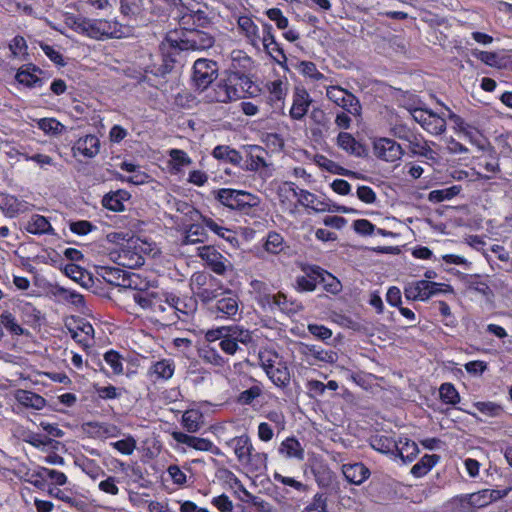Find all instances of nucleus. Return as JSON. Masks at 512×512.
I'll use <instances>...</instances> for the list:
<instances>
[{"mask_svg":"<svg viewBox=\"0 0 512 512\" xmlns=\"http://www.w3.org/2000/svg\"><path fill=\"white\" fill-rule=\"evenodd\" d=\"M210 23L206 13L202 10L192 11L184 13L179 19L180 27L185 28H205Z\"/></svg>","mask_w":512,"mask_h":512,"instance_id":"obj_19","label":"nucleus"},{"mask_svg":"<svg viewBox=\"0 0 512 512\" xmlns=\"http://www.w3.org/2000/svg\"><path fill=\"white\" fill-rule=\"evenodd\" d=\"M203 224L209 228L212 232L217 234L219 237L225 239L226 241L230 243L237 242V237L234 231L231 229L225 228L221 225H219L217 222H215L213 219L201 216Z\"/></svg>","mask_w":512,"mask_h":512,"instance_id":"obj_32","label":"nucleus"},{"mask_svg":"<svg viewBox=\"0 0 512 512\" xmlns=\"http://www.w3.org/2000/svg\"><path fill=\"white\" fill-rule=\"evenodd\" d=\"M238 26L254 45L258 42L260 39L259 30L250 17L240 16L238 18Z\"/></svg>","mask_w":512,"mask_h":512,"instance_id":"obj_36","label":"nucleus"},{"mask_svg":"<svg viewBox=\"0 0 512 512\" xmlns=\"http://www.w3.org/2000/svg\"><path fill=\"white\" fill-rule=\"evenodd\" d=\"M99 39L102 37L112 38L116 33V24L103 19H98Z\"/></svg>","mask_w":512,"mask_h":512,"instance_id":"obj_60","label":"nucleus"},{"mask_svg":"<svg viewBox=\"0 0 512 512\" xmlns=\"http://www.w3.org/2000/svg\"><path fill=\"white\" fill-rule=\"evenodd\" d=\"M472 54L477 59L491 67L502 69L506 68L508 63V58L500 53L475 50Z\"/></svg>","mask_w":512,"mask_h":512,"instance_id":"obj_25","label":"nucleus"},{"mask_svg":"<svg viewBox=\"0 0 512 512\" xmlns=\"http://www.w3.org/2000/svg\"><path fill=\"white\" fill-rule=\"evenodd\" d=\"M177 297L174 295L166 296L163 298L159 295L158 299L154 301L152 313L157 317V321L165 325H172L178 319H183L174 309L177 308Z\"/></svg>","mask_w":512,"mask_h":512,"instance_id":"obj_5","label":"nucleus"},{"mask_svg":"<svg viewBox=\"0 0 512 512\" xmlns=\"http://www.w3.org/2000/svg\"><path fill=\"white\" fill-rule=\"evenodd\" d=\"M337 145L355 157H364L367 155L365 147L350 133L340 132L337 136Z\"/></svg>","mask_w":512,"mask_h":512,"instance_id":"obj_15","label":"nucleus"},{"mask_svg":"<svg viewBox=\"0 0 512 512\" xmlns=\"http://www.w3.org/2000/svg\"><path fill=\"white\" fill-rule=\"evenodd\" d=\"M419 122L427 131L435 135L442 134L446 130L445 119L433 112H429L424 118L421 117Z\"/></svg>","mask_w":512,"mask_h":512,"instance_id":"obj_27","label":"nucleus"},{"mask_svg":"<svg viewBox=\"0 0 512 512\" xmlns=\"http://www.w3.org/2000/svg\"><path fill=\"white\" fill-rule=\"evenodd\" d=\"M16 80L27 87L41 86L43 81L30 71L21 70L16 74Z\"/></svg>","mask_w":512,"mask_h":512,"instance_id":"obj_51","label":"nucleus"},{"mask_svg":"<svg viewBox=\"0 0 512 512\" xmlns=\"http://www.w3.org/2000/svg\"><path fill=\"white\" fill-rule=\"evenodd\" d=\"M0 209L6 216L13 218L20 213L27 212L29 204L13 195L0 193Z\"/></svg>","mask_w":512,"mask_h":512,"instance_id":"obj_13","label":"nucleus"},{"mask_svg":"<svg viewBox=\"0 0 512 512\" xmlns=\"http://www.w3.org/2000/svg\"><path fill=\"white\" fill-rule=\"evenodd\" d=\"M129 198V192L120 189L106 194L102 199V205L111 211L122 212L125 210L124 202Z\"/></svg>","mask_w":512,"mask_h":512,"instance_id":"obj_20","label":"nucleus"},{"mask_svg":"<svg viewBox=\"0 0 512 512\" xmlns=\"http://www.w3.org/2000/svg\"><path fill=\"white\" fill-rule=\"evenodd\" d=\"M308 331L320 340H327L332 336V332L329 328L323 325L309 324Z\"/></svg>","mask_w":512,"mask_h":512,"instance_id":"obj_61","label":"nucleus"},{"mask_svg":"<svg viewBox=\"0 0 512 512\" xmlns=\"http://www.w3.org/2000/svg\"><path fill=\"white\" fill-rule=\"evenodd\" d=\"M88 426L95 429V434L99 437H115L119 434V429L114 424L90 422Z\"/></svg>","mask_w":512,"mask_h":512,"instance_id":"obj_48","label":"nucleus"},{"mask_svg":"<svg viewBox=\"0 0 512 512\" xmlns=\"http://www.w3.org/2000/svg\"><path fill=\"white\" fill-rule=\"evenodd\" d=\"M198 256L218 275H224L227 270H232L231 262L213 246L199 247Z\"/></svg>","mask_w":512,"mask_h":512,"instance_id":"obj_7","label":"nucleus"},{"mask_svg":"<svg viewBox=\"0 0 512 512\" xmlns=\"http://www.w3.org/2000/svg\"><path fill=\"white\" fill-rule=\"evenodd\" d=\"M159 297L156 292H137L134 294L133 299L143 309L153 310L154 301Z\"/></svg>","mask_w":512,"mask_h":512,"instance_id":"obj_46","label":"nucleus"},{"mask_svg":"<svg viewBox=\"0 0 512 512\" xmlns=\"http://www.w3.org/2000/svg\"><path fill=\"white\" fill-rule=\"evenodd\" d=\"M306 351L304 352L307 356H312L315 360L326 362V363H333L336 360V353L333 351H326L320 348H317L316 346L312 345H306Z\"/></svg>","mask_w":512,"mask_h":512,"instance_id":"obj_43","label":"nucleus"},{"mask_svg":"<svg viewBox=\"0 0 512 512\" xmlns=\"http://www.w3.org/2000/svg\"><path fill=\"white\" fill-rule=\"evenodd\" d=\"M175 366L172 360L162 359L154 363L150 368V373L157 379L168 380L174 374Z\"/></svg>","mask_w":512,"mask_h":512,"instance_id":"obj_33","label":"nucleus"},{"mask_svg":"<svg viewBox=\"0 0 512 512\" xmlns=\"http://www.w3.org/2000/svg\"><path fill=\"white\" fill-rule=\"evenodd\" d=\"M440 460V456L436 454H425L412 468L411 474L415 477L426 475Z\"/></svg>","mask_w":512,"mask_h":512,"instance_id":"obj_30","label":"nucleus"},{"mask_svg":"<svg viewBox=\"0 0 512 512\" xmlns=\"http://www.w3.org/2000/svg\"><path fill=\"white\" fill-rule=\"evenodd\" d=\"M357 197L364 203L372 204L376 201V194L369 186H359Z\"/></svg>","mask_w":512,"mask_h":512,"instance_id":"obj_64","label":"nucleus"},{"mask_svg":"<svg viewBox=\"0 0 512 512\" xmlns=\"http://www.w3.org/2000/svg\"><path fill=\"white\" fill-rule=\"evenodd\" d=\"M100 275L109 284L114 286H126L127 275L126 272L118 267L103 266L100 268Z\"/></svg>","mask_w":512,"mask_h":512,"instance_id":"obj_22","label":"nucleus"},{"mask_svg":"<svg viewBox=\"0 0 512 512\" xmlns=\"http://www.w3.org/2000/svg\"><path fill=\"white\" fill-rule=\"evenodd\" d=\"M38 127L45 133L57 135L62 132L64 125L53 118H42L38 121Z\"/></svg>","mask_w":512,"mask_h":512,"instance_id":"obj_50","label":"nucleus"},{"mask_svg":"<svg viewBox=\"0 0 512 512\" xmlns=\"http://www.w3.org/2000/svg\"><path fill=\"white\" fill-rule=\"evenodd\" d=\"M353 227L356 233L364 236L371 235L375 230V226L366 219L355 220Z\"/></svg>","mask_w":512,"mask_h":512,"instance_id":"obj_59","label":"nucleus"},{"mask_svg":"<svg viewBox=\"0 0 512 512\" xmlns=\"http://www.w3.org/2000/svg\"><path fill=\"white\" fill-rule=\"evenodd\" d=\"M279 452L288 458H296L298 460H303L304 458V449L294 437L285 439L280 445Z\"/></svg>","mask_w":512,"mask_h":512,"instance_id":"obj_28","label":"nucleus"},{"mask_svg":"<svg viewBox=\"0 0 512 512\" xmlns=\"http://www.w3.org/2000/svg\"><path fill=\"white\" fill-rule=\"evenodd\" d=\"M169 155H170L172 161L177 166H188L189 164H191V159L189 158L187 153L184 152L183 150L172 149L169 152Z\"/></svg>","mask_w":512,"mask_h":512,"instance_id":"obj_63","label":"nucleus"},{"mask_svg":"<svg viewBox=\"0 0 512 512\" xmlns=\"http://www.w3.org/2000/svg\"><path fill=\"white\" fill-rule=\"evenodd\" d=\"M474 406L478 411L489 417H499L504 412L503 408L499 404L490 401L476 402L474 403Z\"/></svg>","mask_w":512,"mask_h":512,"instance_id":"obj_49","label":"nucleus"},{"mask_svg":"<svg viewBox=\"0 0 512 512\" xmlns=\"http://www.w3.org/2000/svg\"><path fill=\"white\" fill-rule=\"evenodd\" d=\"M374 155L386 162H395L401 159L404 150L399 143L390 138H379L373 143Z\"/></svg>","mask_w":512,"mask_h":512,"instance_id":"obj_8","label":"nucleus"},{"mask_svg":"<svg viewBox=\"0 0 512 512\" xmlns=\"http://www.w3.org/2000/svg\"><path fill=\"white\" fill-rule=\"evenodd\" d=\"M171 47L180 51L202 52L212 48L215 38L210 33L198 28L180 27L168 36Z\"/></svg>","mask_w":512,"mask_h":512,"instance_id":"obj_1","label":"nucleus"},{"mask_svg":"<svg viewBox=\"0 0 512 512\" xmlns=\"http://www.w3.org/2000/svg\"><path fill=\"white\" fill-rule=\"evenodd\" d=\"M419 287L421 290V301H426L430 297L436 294V291H433V288L440 286L439 283L431 282L428 280H420L418 281Z\"/></svg>","mask_w":512,"mask_h":512,"instance_id":"obj_58","label":"nucleus"},{"mask_svg":"<svg viewBox=\"0 0 512 512\" xmlns=\"http://www.w3.org/2000/svg\"><path fill=\"white\" fill-rule=\"evenodd\" d=\"M342 472L345 479L355 485H361L370 476V470L361 462L344 464Z\"/></svg>","mask_w":512,"mask_h":512,"instance_id":"obj_14","label":"nucleus"},{"mask_svg":"<svg viewBox=\"0 0 512 512\" xmlns=\"http://www.w3.org/2000/svg\"><path fill=\"white\" fill-rule=\"evenodd\" d=\"M321 267L316 265H306L302 267L304 275L296 278V289L299 292L314 291L319 284V273Z\"/></svg>","mask_w":512,"mask_h":512,"instance_id":"obj_10","label":"nucleus"},{"mask_svg":"<svg viewBox=\"0 0 512 512\" xmlns=\"http://www.w3.org/2000/svg\"><path fill=\"white\" fill-rule=\"evenodd\" d=\"M172 437L176 442L186 444L196 450L211 451L216 455L219 454V449L208 439L190 436L178 431L172 432Z\"/></svg>","mask_w":512,"mask_h":512,"instance_id":"obj_11","label":"nucleus"},{"mask_svg":"<svg viewBox=\"0 0 512 512\" xmlns=\"http://www.w3.org/2000/svg\"><path fill=\"white\" fill-rule=\"evenodd\" d=\"M215 198L224 206L243 213H248L260 204V199L249 192L223 188L215 192Z\"/></svg>","mask_w":512,"mask_h":512,"instance_id":"obj_2","label":"nucleus"},{"mask_svg":"<svg viewBox=\"0 0 512 512\" xmlns=\"http://www.w3.org/2000/svg\"><path fill=\"white\" fill-rule=\"evenodd\" d=\"M312 99L304 88H296L293 95V104L290 109V116L294 120H301L307 113Z\"/></svg>","mask_w":512,"mask_h":512,"instance_id":"obj_12","label":"nucleus"},{"mask_svg":"<svg viewBox=\"0 0 512 512\" xmlns=\"http://www.w3.org/2000/svg\"><path fill=\"white\" fill-rule=\"evenodd\" d=\"M211 102L229 103L239 99L237 88L227 81V72L225 77L221 78L215 87L206 96Z\"/></svg>","mask_w":512,"mask_h":512,"instance_id":"obj_9","label":"nucleus"},{"mask_svg":"<svg viewBox=\"0 0 512 512\" xmlns=\"http://www.w3.org/2000/svg\"><path fill=\"white\" fill-rule=\"evenodd\" d=\"M202 414L196 410H188L182 416V424L189 433L197 432L201 427Z\"/></svg>","mask_w":512,"mask_h":512,"instance_id":"obj_37","label":"nucleus"},{"mask_svg":"<svg viewBox=\"0 0 512 512\" xmlns=\"http://www.w3.org/2000/svg\"><path fill=\"white\" fill-rule=\"evenodd\" d=\"M104 359L110 365L115 374L122 373L123 366L120 361V355L117 352L113 350L106 352L104 355Z\"/></svg>","mask_w":512,"mask_h":512,"instance_id":"obj_57","label":"nucleus"},{"mask_svg":"<svg viewBox=\"0 0 512 512\" xmlns=\"http://www.w3.org/2000/svg\"><path fill=\"white\" fill-rule=\"evenodd\" d=\"M72 149L85 157L93 158L99 153L100 141L95 135H86L79 138Z\"/></svg>","mask_w":512,"mask_h":512,"instance_id":"obj_16","label":"nucleus"},{"mask_svg":"<svg viewBox=\"0 0 512 512\" xmlns=\"http://www.w3.org/2000/svg\"><path fill=\"white\" fill-rule=\"evenodd\" d=\"M143 12V0H120V13L124 17H137Z\"/></svg>","mask_w":512,"mask_h":512,"instance_id":"obj_39","label":"nucleus"},{"mask_svg":"<svg viewBox=\"0 0 512 512\" xmlns=\"http://www.w3.org/2000/svg\"><path fill=\"white\" fill-rule=\"evenodd\" d=\"M461 192V186L454 185L445 189L432 190L428 195V200L431 202L439 203L445 200H450Z\"/></svg>","mask_w":512,"mask_h":512,"instance_id":"obj_38","label":"nucleus"},{"mask_svg":"<svg viewBox=\"0 0 512 512\" xmlns=\"http://www.w3.org/2000/svg\"><path fill=\"white\" fill-rule=\"evenodd\" d=\"M419 453L418 446L408 438H402V444H399L396 456H399L404 462H412Z\"/></svg>","mask_w":512,"mask_h":512,"instance_id":"obj_35","label":"nucleus"},{"mask_svg":"<svg viewBox=\"0 0 512 512\" xmlns=\"http://www.w3.org/2000/svg\"><path fill=\"white\" fill-rule=\"evenodd\" d=\"M271 303L277 306L282 312L295 313L299 310V305L294 301L288 300L287 296L283 293H277L271 296Z\"/></svg>","mask_w":512,"mask_h":512,"instance_id":"obj_42","label":"nucleus"},{"mask_svg":"<svg viewBox=\"0 0 512 512\" xmlns=\"http://www.w3.org/2000/svg\"><path fill=\"white\" fill-rule=\"evenodd\" d=\"M15 398L21 405L36 410H40L46 405V400L42 396L28 390H18Z\"/></svg>","mask_w":512,"mask_h":512,"instance_id":"obj_24","label":"nucleus"},{"mask_svg":"<svg viewBox=\"0 0 512 512\" xmlns=\"http://www.w3.org/2000/svg\"><path fill=\"white\" fill-rule=\"evenodd\" d=\"M83 26L81 33L85 34L86 36L94 39H99V27H98V19H88L85 18L84 21H82Z\"/></svg>","mask_w":512,"mask_h":512,"instance_id":"obj_56","label":"nucleus"},{"mask_svg":"<svg viewBox=\"0 0 512 512\" xmlns=\"http://www.w3.org/2000/svg\"><path fill=\"white\" fill-rule=\"evenodd\" d=\"M265 370L267 375L275 385L279 387H285L286 385L289 384L290 373L286 366L282 364H278V366L268 364L265 366Z\"/></svg>","mask_w":512,"mask_h":512,"instance_id":"obj_26","label":"nucleus"},{"mask_svg":"<svg viewBox=\"0 0 512 512\" xmlns=\"http://www.w3.org/2000/svg\"><path fill=\"white\" fill-rule=\"evenodd\" d=\"M399 444H402V438L398 441L390 436H375L371 441V446L373 449L385 453L396 455Z\"/></svg>","mask_w":512,"mask_h":512,"instance_id":"obj_23","label":"nucleus"},{"mask_svg":"<svg viewBox=\"0 0 512 512\" xmlns=\"http://www.w3.org/2000/svg\"><path fill=\"white\" fill-rule=\"evenodd\" d=\"M258 41H261L265 50L269 55H272V52L269 50V47L271 45H275V50L277 53L281 56V59L283 61H286V55L283 51V49L278 45V43L275 41V38L272 34V26L268 23H264L262 26V35H260V39Z\"/></svg>","mask_w":512,"mask_h":512,"instance_id":"obj_31","label":"nucleus"},{"mask_svg":"<svg viewBox=\"0 0 512 512\" xmlns=\"http://www.w3.org/2000/svg\"><path fill=\"white\" fill-rule=\"evenodd\" d=\"M210 311L216 314L217 318H231L236 320L239 313V299L237 295L233 294L230 290L220 293L217 299L210 306Z\"/></svg>","mask_w":512,"mask_h":512,"instance_id":"obj_6","label":"nucleus"},{"mask_svg":"<svg viewBox=\"0 0 512 512\" xmlns=\"http://www.w3.org/2000/svg\"><path fill=\"white\" fill-rule=\"evenodd\" d=\"M225 336L237 344L247 345L252 341L251 332L237 325L225 326Z\"/></svg>","mask_w":512,"mask_h":512,"instance_id":"obj_34","label":"nucleus"},{"mask_svg":"<svg viewBox=\"0 0 512 512\" xmlns=\"http://www.w3.org/2000/svg\"><path fill=\"white\" fill-rule=\"evenodd\" d=\"M300 69L303 75L308 76L314 80H322L325 78L324 74L317 70L315 63L310 61H302L300 63Z\"/></svg>","mask_w":512,"mask_h":512,"instance_id":"obj_55","label":"nucleus"},{"mask_svg":"<svg viewBox=\"0 0 512 512\" xmlns=\"http://www.w3.org/2000/svg\"><path fill=\"white\" fill-rule=\"evenodd\" d=\"M112 446L125 455H131L136 448V441L132 436L112 443Z\"/></svg>","mask_w":512,"mask_h":512,"instance_id":"obj_54","label":"nucleus"},{"mask_svg":"<svg viewBox=\"0 0 512 512\" xmlns=\"http://www.w3.org/2000/svg\"><path fill=\"white\" fill-rule=\"evenodd\" d=\"M202 358L205 362L215 366H223L225 364L224 358L217 352L215 347L208 346L203 349Z\"/></svg>","mask_w":512,"mask_h":512,"instance_id":"obj_53","label":"nucleus"},{"mask_svg":"<svg viewBox=\"0 0 512 512\" xmlns=\"http://www.w3.org/2000/svg\"><path fill=\"white\" fill-rule=\"evenodd\" d=\"M227 81L237 88L239 99L242 98L245 93L253 94V91H251L253 82L246 74L240 71H227Z\"/></svg>","mask_w":512,"mask_h":512,"instance_id":"obj_21","label":"nucleus"},{"mask_svg":"<svg viewBox=\"0 0 512 512\" xmlns=\"http://www.w3.org/2000/svg\"><path fill=\"white\" fill-rule=\"evenodd\" d=\"M0 325H3L14 335H23L24 329L17 323L15 317L8 311L0 315Z\"/></svg>","mask_w":512,"mask_h":512,"instance_id":"obj_47","label":"nucleus"},{"mask_svg":"<svg viewBox=\"0 0 512 512\" xmlns=\"http://www.w3.org/2000/svg\"><path fill=\"white\" fill-rule=\"evenodd\" d=\"M64 273L66 276L74 280L75 282L80 283L81 285H86L85 278H88V281H91L90 276L86 273V271L76 264H67L64 267Z\"/></svg>","mask_w":512,"mask_h":512,"instance_id":"obj_44","label":"nucleus"},{"mask_svg":"<svg viewBox=\"0 0 512 512\" xmlns=\"http://www.w3.org/2000/svg\"><path fill=\"white\" fill-rule=\"evenodd\" d=\"M218 77L216 61L199 58L193 65V81L197 89L204 91Z\"/></svg>","mask_w":512,"mask_h":512,"instance_id":"obj_3","label":"nucleus"},{"mask_svg":"<svg viewBox=\"0 0 512 512\" xmlns=\"http://www.w3.org/2000/svg\"><path fill=\"white\" fill-rule=\"evenodd\" d=\"M283 241V237L280 234L276 232H270L267 236L265 249L270 253H279L282 250Z\"/></svg>","mask_w":512,"mask_h":512,"instance_id":"obj_52","label":"nucleus"},{"mask_svg":"<svg viewBox=\"0 0 512 512\" xmlns=\"http://www.w3.org/2000/svg\"><path fill=\"white\" fill-rule=\"evenodd\" d=\"M41 49L45 55L56 65L64 66L65 62L60 52L56 51L52 46L47 44H41Z\"/></svg>","mask_w":512,"mask_h":512,"instance_id":"obj_62","label":"nucleus"},{"mask_svg":"<svg viewBox=\"0 0 512 512\" xmlns=\"http://www.w3.org/2000/svg\"><path fill=\"white\" fill-rule=\"evenodd\" d=\"M439 394L441 400L446 404L455 405L460 401V396L451 383H444L440 386Z\"/></svg>","mask_w":512,"mask_h":512,"instance_id":"obj_45","label":"nucleus"},{"mask_svg":"<svg viewBox=\"0 0 512 512\" xmlns=\"http://www.w3.org/2000/svg\"><path fill=\"white\" fill-rule=\"evenodd\" d=\"M24 229L34 235L49 234L54 235V229L46 217L34 214L24 225Z\"/></svg>","mask_w":512,"mask_h":512,"instance_id":"obj_18","label":"nucleus"},{"mask_svg":"<svg viewBox=\"0 0 512 512\" xmlns=\"http://www.w3.org/2000/svg\"><path fill=\"white\" fill-rule=\"evenodd\" d=\"M255 151L263 152L264 150L259 146L251 147V152L249 154L248 159L245 162L244 169L246 171L255 172L258 171L260 168L267 166L264 157L260 154H254Z\"/></svg>","mask_w":512,"mask_h":512,"instance_id":"obj_40","label":"nucleus"},{"mask_svg":"<svg viewBox=\"0 0 512 512\" xmlns=\"http://www.w3.org/2000/svg\"><path fill=\"white\" fill-rule=\"evenodd\" d=\"M231 443L234 446V453L241 463H250L252 460L253 445L248 435H241L232 439Z\"/></svg>","mask_w":512,"mask_h":512,"instance_id":"obj_17","label":"nucleus"},{"mask_svg":"<svg viewBox=\"0 0 512 512\" xmlns=\"http://www.w3.org/2000/svg\"><path fill=\"white\" fill-rule=\"evenodd\" d=\"M319 284L323 285V288L332 294H337L341 290V283L340 281L334 277L331 273L327 272L326 270L322 269L319 273Z\"/></svg>","mask_w":512,"mask_h":512,"instance_id":"obj_41","label":"nucleus"},{"mask_svg":"<svg viewBox=\"0 0 512 512\" xmlns=\"http://www.w3.org/2000/svg\"><path fill=\"white\" fill-rule=\"evenodd\" d=\"M327 98L353 116H360L361 104L359 99L340 86H329L326 89Z\"/></svg>","mask_w":512,"mask_h":512,"instance_id":"obj_4","label":"nucleus"},{"mask_svg":"<svg viewBox=\"0 0 512 512\" xmlns=\"http://www.w3.org/2000/svg\"><path fill=\"white\" fill-rule=\"evenodd\" d=\"M212 155L218 160H223L233 165H240L242 161L240 152L227 145L216 146L212 151Z\"/></svg>","mask_w":512,"mask_h":512,"instance_id":"obj_29","label":"nucleus"}]
</instances>
